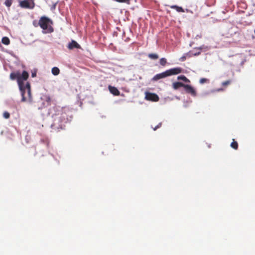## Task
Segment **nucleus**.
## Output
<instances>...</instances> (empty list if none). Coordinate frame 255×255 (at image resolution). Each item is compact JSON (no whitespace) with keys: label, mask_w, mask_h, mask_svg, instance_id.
<instances>
[{"label":"nucleus","mask_w":255,"mask_h":255,"mask_svg":"<svg viewBox=\"0 0 255 255\" xmlns=\"http://www.w3.org/2000/svg\"><path fill=\"white\" fill-rule=\"evenodd\" d=\"M160 64L162 66H165L167 63V60L165 58H162L159 60Z\"/></svg>","instance_id":"17"},{"label":"nucleus","mask_w":255,"mask_h":255,"mask_svg":"<svg viewBox=\"0 0 255 255\" xmlns=\"http://www.w3.org/2000/svg\"><path fill=\"white\" fill-rule=\"evenodd\" d=\"M145 95V99L147 101L157 102L159 100L158 96L155 93L146 92Z\"/></svg>","instance_id":"5"},{"label":"nucleus","mask_w":255,"mask_h":255,"mask_svg":"<svg viewBox=\"0 0 255 255\" xmlns=\"http://www.w3.org/2000/svg\"><path fill=\"white\" fill-rule=\"evenodd\" d=\"M201 52L200 51H198V52H195V53H193L192 55L194 56L199 55L200 54Z\"/></svg>","instance_id":"25"},{"label":"nucleus","mask_w":255,"mask_h":255,"mask_svg":"<svg viewBox=\"0 0 255 255\" xmlns=\"http://www.w3.org/2000/svg\"><path fill=\"white\" fill-rule=\"evenodd\" d=\"M3 117L5 118V119H8L10 117V115L9 114L8 112H4L3 114Z\"/></svg>","instance_id":"19"},{"label":"nucleus","mask_w":255,"mask_h":255,"mask_svg":"<svg viewBox=\"0 0 255 255\" xmlns=\"http://www.w3.org/2000/svg\"><path fill=\"white\" fill-rule=\"evenodd\" d=\"M4 3L6 6L9 7L11 4V0H6Z\"/></svg>","instance_id":"20"},{"label":"nucleus","mask_w":255,"mask_h":255,"mask_svg":"<svg viewBox=\"0 0 255 255\" xmlns=\"http://www.w3.org/2000/svg\"><path fill=\"white\" fill-rule=\"evenodd\" d=\"M161 126V123H159L157 126L153 128L154 130H156L157 128H159Z\"/></svg>","instance_id":"24"},{"label":"nucleus","mask_w":255,"mask_h":255,"mask_svg":"<svg viewBox=\"0 0 255 255\" xmlns=\"http://www.w3.org/2000/svg\"><path fill=\"white\" fill-rule=\"evenodd\" d=\"M231 146L235 150H237L238 148V143L234 139H233V141L231 143Z\"/></svg>","instance_id":"13"},{"label":"nucleus","mask_w":255,"mask_h":255,"mask_svg":"<svg viewBox=\"0 0 255 255\" xmlns=\"http://www.w3.org/2000/svg\"><path fill=\"white\" fill-rule=\"evenodd\" d=\"M45 101L47 103L48 105H50L51 102V98L49 96L46 97Z\"/></svg>","instance_id":"22"},{"label":"nucleus","mask_w":255,"mask_h":255,"mask_svg":"<svg viewBox=\"0 0 255 255\" xmlns=\"http://www.w3.org/2000/svg\"><path fill=\"white\" fill-rule=\"evenodd\" d=\"M68 48L69 49H73L74 48L80 49L81 48L80 45L77 43L75 40H72V41L69 43Z\"/></svg>","instance_id":"8"},{"label":"nucleus","mask_w":255,"mask_h":255,"mask_svg":"<svg viewBox=\"0 0 255 255\" xmlns=\"http://www.w3.org/2000/svg\"><path fill=\"white\" fill-rule=\"evenodd\" d=\"M197 36H199V38H201V35H200V36H199V35H198Z\"/></svg>","instance_id":"29"},{"label":"nucleus","mask_w":255,"mask_h":255,"mask_svg":"<svg viewBox=\"0 0 255 255\" xmlns=\"http://www.w3.org/2000/svg\"><path fill=\"white\" fill-rule=\"evenodd\" d=\"M20 5L24 8H32L34 6V3L32 0H24L20 1Z\"/></svg>","instance_id":"6"},{"label":"nucleus","mask_w":255,"mask_h":255,"mask_svg":"<svg viewBox=\"0 0 255 255\" xmlns=\"http://www.w3.org/2000/svg\"><path fill=\"white\" fill-rule=\"evenodd\" d=\"M186 92L188 94H191L193 96H196V92L193 87L187 84H185L184 87Z\"/></svg>","instance_id":"7"},{"label":"nucleus","mask_w":255,"mask_h":255,"mask_svg":"<svg viewBox=\"0 0 255 255\" xmlns=\"http://www.w3.org/2000/svg\"><path fill=\"white\" fill-rule=\"evenodd\" d=\"M177 79L182 80L186 83H189L190 82V80L184 75L179 76L177 77Z\"/></svg>","instance_id":"12"},{"label":"nucleus","mask_w":255,"mask_h":255,"mask_svg":"<svg viewBox=\"0 0 255 255\" xmlns=\"http://www.w3.org/2000/svg\"><path fill=\"white\" fill-rule=\"evenodd\" d=\"M1 42L6 45H8L10 43V40L7 37H3L1 39Z\"/></svg>","instance_id":"14"},{"label":"nucleus","mask_w":255,"mask_h":255,"mask_svg":"<svg viewBox=\"0 0 255 255\" xmlns=\"http://www.w3.org/2000/svg\"><path fill=\"white\" fill-rule=\"evenodd\" d=\"M148 57L149 58L154 60L157 59L159 57L158 55L155 53H150L148 55Z\"/></svg>","instance_id":"15"},{"label":"nucleus","mask_w":255,"mask_h":255,"mask_svg":"<svg viewBox=\"0 0 255 255\" xmlns=\"http://www.w3.org/2000/svg\"><path fill=\"white\" fill-rule=\"evenodd\" d=\"M185 84L180 82H174L172 84V87L174 90H177L180 87H184Z\"/></svg>","instance_id":"10"},{"label":"nucleus","mask_w":255,"mask_h":255,"mask_svg":"<svg viewBox=\"0 0 255 255\" xmlns=\"http://www.w3.org/2000/svg\"><path fill=\"white\" fill-rule=\"evenodd\" d=\"M123 38L126 41H128L129 40V38L128 37H126V33H123Z\"/></svg>","instance_id":"23"},{"label":"nucleus","mask_w":255,"mask_h":255,"mask_svg":"<svg viewBox=\"0 0 255 255\" xmlns=\"http://www.w3.org/2000/svg\"><path fill=\"white\" fill-rule=\"evenodd\" d=\"M222 90H223L222 89H219L217 90V91H222Z\"/></svg>","instance_id":"28"},{"label":"nucleus","mask_w":255,"mask_h":255,"mask_svg":"<svg viewBox=\"0 0 255 255\" xmlns=\"http://www.w3.org/2000/svg\"><path fill=\"white\" fill-rule=\"evenodd\" d=\"M171 8H175L176 9V10L178 11V12H184V9L182 8V7H180V6H178L177 5H172L171 6Z\"/></svg>","instance_id":"16"},{"label":"nucleus","mask_w":255,"mask_h":255,"mask_svg":"<svg viewBox=\"0 0 255 255\" xmlns=\"http://www.w3.org/2000/svg\"><path fill=\"white\" fill-rule=\"evenodd\" d=\"M28 77L29 74L26 71H23L21 74L19 71L12 72L9 76V78L11 80H17L22 96V102H25L27 99L30 101H31L30 83L27 82L25 85H24L23 83V81L26 80Z\"/></svg>","instance_id":"2"},{"label":"nucleus","mask_w":255,"mask_h":255,"mask_svg":"<svg viewBox=\"0 0 255 255\" xmlns=\"http://www.w3.org/2000/svg\"><path fill=\"white\" fill-rule=\"evenodd\" d=\"M39 24L44 30H47L48 32L53 31L52 27L53 22L50 19L47 17H42L39 21Z\"/></svg>","instance_id":"4"},{"label":"nucleus","mask_w":255,"mask_h":255,"mask_svg":"<svg viewBox=\"0 0 255 255\" xmlns=\"http://www.w3.org/2000/svg\"><path fill=\"white\" fill-rule=\"evenodd\" d=\"M182 72V69L176 67L167 70L162 73L155 75L152 79V81H156L159 79L166 78L171 75H177Z\"/></svg>","instance_id":"3"},{"label":"nucleus","mask_w":255,"mask_h":255,"mask_svg":"<svg viewBox=\"0 0 255 255\" xmlns=\"http://www.w3.org/2000/svg\"><path fill=\"white\" fill-rule=\"evenodd\" d=\"M68 110L65 108L54 106L50 110L52 114L53 123L51 128L56 131L65 128V124L68 122Z\"/></svg>","instance_id":"1"},{"label":"nucleus","mask_w":255,"mask_h":255,"mask_svg":"<svg viewBox=\"0 0 255 255\" xmlns=\"http://www.w3.org/2000/svg\"><path fill=\"white\" fill-rule=\"evenodd\" d=\"M209 82V80L208 79L205 78H201L199 81L200 83L201 84H204L205 83H208Z\"/></svg>","instance_id":"18"},{"label":"nucleus","mask_w":255,"mask_h":255,"mask_svg":"<svg viewBox=\"0 0 255 255\" xmlns=\"http://www.w3.org/2000/svg\"><path fill=\"white\" fill-rule=\"evenodd\" d=\"M185 58H186L184 56V57H181V59L183 61L185 60Z\"/></svg>","instance_id":"27"},{"label":"nucleus","mask_w":255,"mask_h":255,"mask_svg":"<svg viewBox=\"0 0 255 255\" xmlns=\"http://www.w3.org/2000/svg\"><path fill=\"white\" fill-rule=\"evenodd\" d=\"M109 89L110 92L112 94H113L114 95H115V96L120 95V92L117 88H116L115 87L111 86H109Z\"/></svg>","instance_id":"9"},{"label":"nucleus","mask_w":255,"mask_h":255,"mask_svg":"<svg viewBox=\"0 0 255 255\" xmlns=\"http://www.w3.org/2000/svg\"><path fill=\"white\" fill-rule=\"evenodd\" d=\"M51 72L53 75L55 76L58 75L60 73L59 69L57 67H54L52 68Z\"/></svg>","instance_id":"11"},{"label":"nucleus","mask_w":255,"mask_h":255,"mask_svg":"<svg viewBox=\"0 0 255 255\" xmlns=\"http://www.w3.org/2000/svg\"><path fill=\"white\" fill-rule=\"evenodd\" d=\"M36 76V72H32V74H31V76L32 77H35V76Z\"/></svg>","instance_id":"26"},{"label":"nucleus","mask_w":255,"mask_h":255,"mask_svg":"<svg viewBox=\"0 0 255 255\" xmlns=\"http://www.w3.org/2000/svg\"><path fill=\"white\" fill-rule=\"evenodd\" d=\"M231 80H227V81H226L225 82H223L222 83V85L223 86H227L229 85L231 83Z\"/></svg>","instance_id":"21"}]
</instances>
